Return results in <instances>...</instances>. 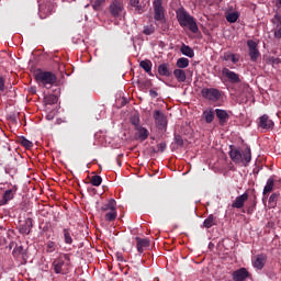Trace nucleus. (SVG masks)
<instances>
[{
  "label": "nucleus",
  "instance_id": "obj_49",
  "mask_svg": "<svg viewBox=\"0 0 281 281\" xmlns=\"http://www.w3.org/2000/svg\"><path fill=\"white\" fill-rule=\"evenodd\" d=\"M116 259L119 262H124V256L121 252L116 254Z\"/></svg>",
  "mask_w": 281,
  "mask_h": 281
},
{
  "label": "nucleus",
  "instance_id": "obj_8",
  "mask_svg": "<svg viewBox=\"0 0 281 281\" xmlns=\"http://www.w3.org/2000/svg\"><path fill=\"white\" fill-rule=\"evenodd\" d=\"M110 14L114 16V19H120L122 16V12L124 11V4L121 0H114L110 4Z\"/></svg>",
  "mask_w": 281,
  "mask_h": 281
},
{
  "label": "nucleus",
  "instance_id": "obj_3",
  "mask_svg": "<svg viewBox=\"0 0 281 281\" xmlns=\"http://www.w3.org/2000/svg\"><path fill=\"white\" fill-rule=\"evenodd\" d=\"M35 80L46 89H52L58 82V77L52 71L37 70L35 72Z\"/></svg>",
  "mask_w": 281,
  "mask_h": 281
},
{
  "label": "nucleus",
  "instance_id": "obj_7",
  "mask_svg": "<svg viewBox=\"0 0 281 281\" xmlns=\"http://www.w3.org/2000/svg\"><path fill=\"white\" fill-rule=\"evenodd\" d=\"M13 258L18 260L21 265H27V251L23 246H15L12 251Z\"/></svg>",
  "mask_w": 281,
  "mask_h": 281
},
{
  "label": "nucleus",
  "instance_id": "obj_39",
  "mask_svg": "<svg viewBox=\"0 0 281 281\" xmlns=\"http://www.w3.org/2000/svg\"><path fill=\"white\" fill-rule=\"evenodd\" d=\"M91 186H94L95 188H100L102 186V177L100 176H92L90 179Z\"/></svg>",
  "mask_w": 281,
  "mask_h": 281
},
{
  "label": "nucleus",
  "instance_id": "obj_24",
  "mask_svg": "<svg viewBox=\"0 0 281 281\" xmlns=\"http://www.w3.org/2000/svg\"><path fill=\"white\" fill-rule=\"evenodd\" d=\"M103 214H104V218H105V221H108V223H113V221H115V218H117V207L112 209L110 211H105V212H103Z\"/></svg>",
  "mask_w": 281,
  "mask_h": 281
},
{
  "label": "nucleus",
  "instance_id": "obj_42",
  "mask_svg": "<svg viewBox=\"0 0 281 281\" xmlns=\"http://www.w3.org/2000/svg\"><path fill=\"white\" fill-rule=\"evenodd\" d=\"M143 34H145L146 36H150V34H155V26H145Z\"/></svg>",
  "mask_w": 281,
  "mask_h": 281
},
{
  "label": "nucleus",
  "instance_id": "obj_32",
  "mask_svg": "<svg viewBox=\"0 0 281 281\" xmlns=\"http://www.w3.org/2000/svg\"><path fill=\"white\" fill-rule=\"evenodd\" d=\"M214 225H216V217L213 214H211L207 216V218L204 220L203 227L210 229V227H214Z\"/></svg>",
  "mask_w": 281,
  "mask_h": 281
},
{
  "label": "nucleus",
  "instance_id": "obj_13",
  "mask_svg": "<svg viewBox=\"0 0 281 281\" xmlns=\"http://www.w3.org/2000/svg\"><path fill=\"white\" fill-rule=\"evenodd\" d=\"M265 265H267V256L265 254L255 256L252 260V266L255 269L262 271V269H265Z\"/></svg>",
  "mask_w": 281,
  "mask_h": 281
},
{
  "label": "nucleus",
  "instance_id": "obj_2",
  "mask_svg": "<svg viewBox=\"0 0 281 281\" xmlns=\"http://www.w3.org/2000/svg\"><path fill=\"white\" fill-rule=\"evenodd\" d=\"M229 157L238 166H249L251 161V148L246 147L243 150L231 146Z\"/></svg>",
  "mask_w": 281,
  "mask_h": 281
},
{
  "label": "nucleus",
  "instance_id": "obj_17",
  "mask_svg": "<svg viewBox=\"0 0 281 281\" xmlns=\"http://www.w3.org/2000/svg\"><path fill=\"white\" fill-rule=\"evenodd\" d=\"M15 194H16V187H13L12 189L7 190L3 193L2 200L0 201V205H7L9 201H12V199H14Z\"/></svg>",
  "mask_w": 281,
  "mask_h": 281
},
{
  "label": "nucleus",
  "instance_id": "obj_9",
  "mask_svg": "<svg viewBox=\"0 0 281 281\" xmlns=\"http://www.w3.org/2000/svg\"><path fill=\"white\" fill-rule=\"evenodd\" d=\"M222 76H224V78H226L232 85H238V82H240V75L229 70V68H223Z\"/></svg>",
  "mask_w": 281,
  "mask_h": 281
},
{
  "label": "nucleus",
  "instance_id": "obj_40",
  "mask_svg": "<svg viewBox=\"0 0 281 281\" xmlns=\"http://www.w3.org/2000/svg\"><path fill=\"white\" fill-rule=\"evenodd\" d=\"M278 196H280L279 193H272L269 198V205L270 207H276L278 205Z\"/></svg>",
  "mask_w": 281,
  "mask_h": 281
},
{
  "label": "nucleus",
  "instance_id": "obj_10",
  "mask_svg": "<svg viewBox=\"0 0 281 281\" xmlns=\"http://www.w3.org/2000/svg\"><path fill=\"white\" fill-rule=\"evenodd\" d=\"M215 115L220 126H227V123L229 122V113H227V110L215 109Z\"/></svg>",
  "mask_w": 281,
  "mask_h": 281
},
{
  "label": "nucleus",
  "instance_id": "obj_5",
  "mask_svg": "<svg viewBox=\"0 0 281 281\" xmlns=\"http://www.w3.org/2000/svg\"><path fill=\"white\" fill-rule=\"evenodd\" d=\"M201 95L204 100H210V102H218L221 100V90L216 88H203Z\"/></svg>",
  "mask_w": 281,
  "mask_h": 281
},
{
  "label": "nucleus",
  "instance_id": "obj_27",
  "mask_svg": "<svg viewBox=\"0 0 281 281\" xmlns=\"http://www.w3.org/2000/svg\"><path fill=\"white\" fill-rule=\"evenodd\" d=\"M116 206H117V202H115L114 199H110V200L108 201V203H105V204H103V205L101 206V212L104 213V212H109V211H111V210H115Z\"/></svg>",
  "mask_w": 281,
  "mask_h": 281
},
{
  "label": "nucleus",
  "instance_id": "obj_28",
  "mask_svg": "<svg viewBox=\"0 0 281 281\" xmlns=\"http://www.w3.org/2000/svg\"><path fill=\"white\" fill-rule=\"evenodd\" d=\"M274 186H276V180H273V178H269L263 188V196H267V194H269V192H273Z\"/></svg>",
  "mask_w": 281,
  "mask_h": 281
},
{
  "label": "nucleus",
  "instance_id": "obj_31",
  "mask_svg": "<svg viewBox=\"0 0 281 281\" xmlns=\"http://www.w3.org/2000/svg\"><path fill=\"white\" fill-rule=\"evenodd\" d=\"M173 76L178 80V82H186L187 80L186 70L183 69H175Z\"/></svg>",
  "mask_w": 281,
  "mask_h": 281
},
{
  "label": "nucleus",
  "instance_id": "obj_44",
  "mask_svg": "<svg viewBox=\"0 0 281 281\" xmlns=\"http://www.w3.org/2000/svg\"><path fill=\"white\" fill-rule=\"evenodd\" d=\"M0 91L3 93L5 91V79L0 76Z\"/></svg>",
  "mask_w": 281,
  "mask_h": 281
},
{
  "label": "nucleus",
  "instance_id": "obj_53",
  "mask_svg": "<svg viewBox=\"0 0 281 281\" xmlns=\"http://www.w3.org/2000/svg\"><path fill=\"white\" fill-rule=\"evenodd\" d=\"M116 164H117V166L122 167V160H120V156H117V158H116Z\"/></svg>",
  "mask_w": 281,
  "mask_h": 281
},
{
  "label": "nucleus",
  "instance_id": "obj_4",
  "mask_svg": "<svg viewBox=\"0 0 281 281\" xmlns=\"http://www.w3.org/2000/svg\"><path fill=\"white\" fill-rule=\"evenodd\" d=\"M154 19L155 21H159L160 23H166V9H164L162 0H154Z\"/></svg>",
  "mask_w": 281,
  "mask_h": 281
},
{
  "label": "nucleus",
  "instance_id": "obj_45",
  "mask_svg": "<svg viewBox=\"0 0 281 281\" xmlns=\"http://www.w3.org/2000/svg\"><path fill=\"white\" fill-rule=\"evenodd\" d=\"M269 63H271V65H280V58L269 57Z\"/></svg>",
  "mask_w": 281,
  "mask_h": 281
},
{
  "label": "nucleus",
  "instance_id": "obj_33",
  "mask_svg": "<svg viewBox=\"0 0 281 281\" xmlns=\"http://www.w3.org/2000/svg\"><path fill=\"white\" fill-rule=\"evenodd\" d=\"M190 66V59L186 58V57H181L177 60V67L179 69H186V67Z\"/></svg>",
  "mask_w": 281,
  "mask_h": 281
},
{
  "label": "nucleus",
  "instance_id": "obj_1",
  "mask_svg": "<svg viewBox=\"0 0 281 281\" xmlns=\"http://www.w3.org/2000/svg\"><path fill=\"white\" fill-rule=\"evenodd\" d=\"M176 16L181 27H189L192 34H199V25L196 24V20H194V16L190 15V13H188L183 7L176 11Z\"/></svg>",
  "mask_w": 281,
  "mask_h": 281
},
{
  "label": "nucleus",
  "instance_id": "obj_37",
  "mask_svg": "<svg viewBox=\"0 0 281 281\" xmlns=\"http://www.w3.org/2000/svg\"><path fill=\"white\" fill-rule=\"evenodd\" d=\"M128 1H130V5H132L133 8H136V11L138 14H142L144 12V7L139 4V0H128Z\"/></svg>",
  "mask_w": 281,
  "mask_h": 281
},
{
  "label": "nucleus",
  "instance_id": "obj_43",
  "mask_svg": "<svg viewBox=\"0 0 281 281\" xmlns=\"http://www.w3.org/2000/svg\"><path fill=\"white\" fill-rule=\"evenodd\" d=\"M175 144H177V146H183V137H181V135H175Z\"/></svg>",
  "mask_w": 281,
  "mask_h": 281
},
{
  "label": "nucleus",
  "instance_id": "obj_18",
  "mask_svg": "<svg viewBox=\"0 0 281 281\" xmlns=\"http://www.w3.org/2000/svg\"><path fill=\"white\" fill-rule=\"evenodd\" d=\"M271 23L276 25L274 29V38H281V15L274 14V16L271 20Z\"/></svg>",
  "mask_w": 281,
  "mask_h": 281
},
{
  "label": "nucleus",
  "instance_id": "obj_51",
  "mask_svg": "<svg viewBox=\"0 0 281 281\" xmlns=\"http://www.w3.org/2000/svg\"><path fill=\"white\" fill-rule=\"evenodd\" d=\"M276 8L281 10V0H276Z\"/></svg>",
  "mask_w": 281,
  "mask_h": 281
},
{
  "label": "nucleus",
  "instance_id": "obj_6",
  "mask_svg": "<svg viewBox=\"0 0 281 281\" xmlns=\"http://www.w3.org/2000/svg\"><path fill=\"white\" fill-rule=\"evenodd\" d=\"M248 47V56L250 57L251 63H258V58H260V50L258 49V43L254 40L247 41Z\"/></svg>",
  "mask_w": 281,
  "mask_h": 281
},
{
  "label": "nucleus",
  "instance_id": "obj_11",
  "mask_svg": "<svg viewBox=\"0 0 281 281\" xmlns=\"http://www.w3.org/2000/svg\"><path fill=\"white\" fill-rule=\"evenodd\" d=\"M154 120H155L158 128H166V126H168V121L166 119V114H164V112H161L159 110H156L154 112Z\"/></svg>",
  "mask_w": 281,
  "mask_h": 281
},
{
  "label": "nucleus",
  "instance_id": "obj_50",
  "mask_svg": "<svg viewBox=\"0 0 281 281\" xmlns=\"http://www.w3.org/2000/svg\"><path fill=\"white\" fill-rule=\"evenodd\" d=\"M231 60L234 63V65H236V63H238V57H236L235 54H231Z\"/></svg>",
  "mask_w": 281,
  "mask_h": 281
},
{
  "label": "nucleus",
  "instance_id": "obj_23",
  "mask_svg": "<svg viewBox=\"0 0 281 281\" xmlns=\"http://www.w3.org/2000/svg\"><path fill=\"white\" fill-rule=\"evenodd\" d=\"M139 67L144 69L148 76H153V61L150 59H145L139 63Z\"/></svg>",
  "mask_w": 281,
  "mask_h": 281
},
{
  "label": "nucleus",
  "instance_id": "obj_22",
  "mask_svg": "<svg viewBox=\"0 0 281 281\" xmlns=\"http://www.w3.org/2000/svg\"><path fill=\"white\" fill-rule=\"evenodd\" d=\"M53 7L50 3L48 4H40V16L41 19H46L52 14Z\"/></svg>",
  "mask_w": 281,
  "mask_h": 281
},
{
  "label": "nucleus",
  "instance_id": "obj_34",
  "mask_svg": "<svg viewBox=\"0 0 281 281\" xmlns=\"http://www.w3.org/2000/svg\"><path fill=\"white\" fill-rule=\"evenodd\" d=\"M19 142L21 144V146H23L24 148H33L34 147V143H32V140H27V138H25V136H22L19 138Z\"/></svg>",
  "mask_w": 281,
  "mask_h": 281
},
{
  "label": "nucleus",
  "instance_id": "obj_25",
  "mask_svg": "<svg viewBox=\"0 0 281 281\" xmlns=\"http://www.w3.org/2000/svg\"><path fill=\"white\" fill-rule=\"evenodd\" d=\"M137 240V251L138 254H144V247H150V240L148 239H142L139 237L136 238Z\"/></svg>",
  "mask_w": 281,
  "mask_h": 281
},
{
  "label": "nucleus",
  "instance_id": "obj_46",
  "mask_svg": "<svg viewBox=\"0 0 281 281\" xmlns=\"http://www.w3.org/2000/svg\"><path fill=\"white\" fill-rule=\"evenodd\" d=\"M130 122H131V124L136 126V128H137V126H140L139 125V119H133V116H131Z\"/></svg>",
  "mask_w": 281,
  "mask_h": 281
},
{
  "label": "nucleus",
  "instance_id": "obj_20",
  "mask_svg": "<svg viewBox=\"0 0 281 281\" xmlns=\"http://www.w3.org/2000/svg\"><path fill=\"white\" fill-rule=\"evenodd\" d=\"M202 117L206 124H212V122H214V119L216 117V110L214 109L204 110L202 113Z\"/></svg>",
  "mask_w": 281,
  "mask_h": 281
},
{
  "label": "nucleus",
  "instance_id": "obj_15",
  "mask_svg": "<svg viewBox=\"0 0 281 281\" xmlns=\"http://www.w3.org/2000/svg\"><path fill=\"white\" fill-rule=\"evenodd\" d=\"M34 220L32 217H29L25 220V223L20 225L19 232L20 234H24L25 236H30V232H32V227H34Z\"/></svg>",
  "mask_w": 281,
  "mask_h": 281
},
{
  "label": "nucleus",
  "instance_id": "obj_36",
  "mask_svg": "<svg viewBox=\"0 0 281 281\" xmlns=\"http://www.w3.org/2000/svg\"><path fill=\"white\" fill-rule=\"evenodd\" d=\"M45 104H56L58 102V97L55 94H48L44 98Z\"/></svg>",
  "mask_w": 281,
  "mask_h": 281
},
{
  "label": "nucleus",
  "instance_id": "obj_30",
  "mask_svg": "<svg viewBox=\"0 0 281 281\" xmlns=\"http://www.w3.org/2000/svg\"><path fill=\"white\" fill-rule=\"evenodd\" d=\"M180 52L181 54H183V56H188L189 58H194V49H192V47L186 44H182Z\"/></svg>",
  "mask_w": 281,
  "mask_h": 281
},
{
  "label": "nucleus",
  "instance_id": "obj_54",
  "mask_svg": "<svg viewBox=\"0 0 281 281\" xmlns=\"http://www.w3.org/2000/svg\"><path fill=\"white\" fill-rule=\"evenodd\" d=\"M64 258H65V260H68V261L70 260V257L68 254L64 255Z\"/></svg>",
  "mask_w": 281,
  "mask_h": 281
},
{
  "label": "nucleus",
  "instance_id": "obj_14",
  "mask_svg": "<svg viewBox=\"0 0 281 281\" xmlns=\"http://www.w3.org/2000/svg\"><path fill=\"white\" fill-rule=\"evenodd\" d=\"M248 199H249V193L245 192L244 194L235 199V201L232 203V207H235L236 210H240L245 207V202H247Z\"/></svg>",
  "mask_w": 281,
  "mask_h": 281
},
{
  "label": "nucleus",
  "instance_id": "obj_41",
  "mask_svg": "<svg viewBox=\"0 0 281 281\" xmlns=\"http://www.w3.org/2000/svg\"><path fill=\"white\" fill-rule=\"evenodd\" d=\"M106 3V0H95L94 3L92 4L93 10L99 12V10H102V7Z\"/></svg>",
  "mask_w": 281,
  "mask_h": 281
},
{
  "label": "nucleus",
  "instance_id": "obj_19",
  "mask_svg": "<svg viewBox=\"0 0 281 281\" xmlns=\"http://www.w3.org/2000/svg\"><path fill=\"white\" fill-rule=\"evenodd\" d=\"M65 267V260H63V258H56L53 261V269L54 272L57 274H65V271L63 270V268Z\"/></svg>",
  "mask_w": 281,
  "mask_h": 281
},
{
  "label": "nucleus",
  "instance_id": "obj_48",
  "mask_svg": "<svg viewBox=\"0 0 281 281\" xmlns=\"http://www.w3.org/2000/svg\"><path fill=\"white\" fill-rule=\"evenodd\" d=\"M157 148L160 153H164V150H166V143H159L157 145Z\"/></svg>",
  "mask_w": 281,
  "mask_h": 281
},
{
  "label": "nucleus",
  "instance_id": "obj_38",
  "mask_svg": "<svg viewBox=\"0 0 281 281\" xmlns=\"http://www.w3.org/2000/svg\"><path fill=\"white\" fill-rule=\"evenodd\" d=\"M58 248L56 241H47L46 243V254H54V251Z\"/></svg>",
  "mask_w": 281,
  "mask_h": 281
},
{
  "label": "nucleus",
  "instance_id": "obj_47",
  "mask_svg": "<svg viewBox=\"0 0 281 281\" xmlns=\"http://www.w3.org/2000/svg\"><path fill=\"white\" fill-rule=\"evenodd\" d=\"M149 95H150V98L155 99V98H158L159 93L157 92V90L150 89Z\"/></svg>",
  "mask_w": 281,
  "mask_h": 281
},
{
  "label": "nucleus",
  "instance_id": "obj_12",
  "mask_svg": "<svg viewBox=\"0 0 281 281\" xmlns=\"http://www.w3.org/2000/svg\"><path fill=\"white\" fill-rule=\"evenodd\" d=\"M258 126L259 128H263V131H272L274 123L269 119V115L263 114L259 117Z\"/></svg>",
  "mask_w": 281,
  "mask_h": 281
},
{
  "label": "nucleus",
  "instance_id": "obj_52",
  "mask_svg": "<svg viewBox=\"0 0 281 281\" xmlns=\"http://www.w3.org/2000/svg\"><path fill=\"white\" fill-rule=\"evenodd\" d=\"M224 60H232V54H228L224 57Z\"/></svg>",
  "mask_w": 281,
  "mask_h": 281
},
{
  "label": "nucleus",
  "instance_id": "obj_29",
  "mask_svg": "<svg viewBox=\"0 0 281 281\" xmlns=\"http://www.w3.org/2000/svg\"><path fill=\"white\" fill-rule=\"evenodd\" d=\"M63 238H64V243L66 245H74V238L71 237V229L64 228L63 229Z\"/></svg>",
  "mask_w": 281,
  "mask_h": 281
},
{
  "label": "nucleus",
  "instance_id": "obj_35",
  "mask_svg": "<svg viewBox=\"0 0 281 281\" xmlns=\"http://www.w3.org/2000/svg\"><path fill=\"white\" fill-rule=\"evenodd\" d=\"M240 14L238 12H231L226 15V21L228 23H236L238 21Z\"/></svg>",
  "mask_w": 281,
  "mask_h": 281
},
{
  "label": "nucleus",
  "instance_id": "obj_55",
  "mask_svg": "<svg viewBox=\"0 0 281 281\" xmlns=\"http://www.w3.org/2000/svg\"><path fill=\"white\" fill-rule=\"evenodd\" d=\"M245 89H247V91H249V86H245Z\"/></svg>",
  "mask_w": 281,
  "mask_h": 281
},
{
  "label": "nucleus",
  "instance_id": "obj_26",
  "mask_svg": "<svg viewBox=\"0 0 281 281\" xmlns=\"http://www.w3.org/2000/svg\"><path fill=\"white\" fill-rule=\"evenodd\" d=\"M135 128L137 130L138 139H140V142H146L149 135L148 130L142 126H136Z\"/></svg>",
  "mask_w": 281,
  "mask_h": 281
},
{
  "label": "nucleus",
  "instance_id": "obj_21",
  "mask_svg": "<svg viewBox=\"0 0 281 281\" xmlns=\"http://www.w3.org/2000/svg\"><path fill=\"white\" fill-rule=\"evenodd\" d=\"M159 76H164L165 78H170L172 76V71L170 70V64H160L158 66Z\"/></svg>",
  "mask_w": 281,
  "mask_h": 281
},
{
  "label": "nucleus",
  "instance_id": "obj_16",
  "mask_svg": "<svg viewBox=\"0 0 281 281\" xmlns=\"http://www.w3.org/2000/svg\"><path fill=\"white\" fill-rule=\"evenodd\" d=\"M249 278V271L247 268H240L233 272V280L234 281H245Z\"/></svg>",
  "mask_w": 281,
  "mask_h": 281
}]
</instances>
